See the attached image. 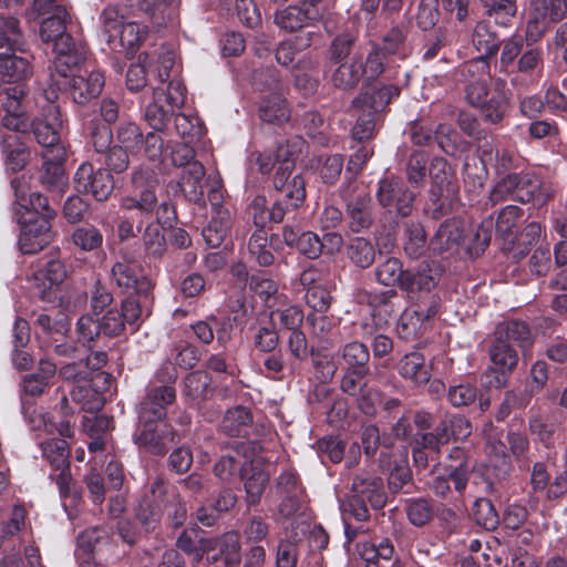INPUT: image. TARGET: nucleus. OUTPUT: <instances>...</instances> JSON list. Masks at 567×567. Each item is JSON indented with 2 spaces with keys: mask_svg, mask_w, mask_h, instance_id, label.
Here are the masks:
<instances>
[{
  "mask_svg": "<svg viewBox=\"0 0 567 567\" xmlns=\"http://www.w3.org/2000/svg\"><path fill=\"white\" fill-rule=\"evenodd\" d=\"M426 329L423 323V312L416 311L415 309L405 310L398 322L396 330L400 338L411 340L422 334V331Z\"/></svg>",
  "mask_w": 567,
  "mask_h": 567,
  "instance_id": "52",
  "label": "nucleus"
},
{
  "mask_svg": "<svg viewBox=\"0 0 567 567\" xmlns=\"http://www.w3.org/2000/svg\"><path fill=\"white\" fill-rule=\"evenodd\" d=\"M463 224L458 219H447L443 221L430 241L433 251L443 254L454 250L458 247L463 238Z\"/></svg>",
  "mask_w": 567,
  "mask_h": 567,
  "instance_id": "25",
  "label": "nucleus"
},
{
  "mask_svg": "<svg viewBox=\"0 0 567 567\" xmlns=\"http://www.w3.org/2000/svg\"><path fill=\"white\" fill-rule=\"evenodd\" d=\"M24 178H13L11 187L14 190L17 202L22 209L29 213H34V218H47L49 220L55 217V210L49 205L48 198L40 193H31L29 197L24 190Z\"/></svg>",
  "mask_w": 567,
  "mask_h": 567,
  "instance_id": "19",
  "label": "nucleus"
},
{
  "mask_svg": "<svg viewBox=\"0 0 567 567\" xmlns=\"http://www.w3.org/2000/svg\"><path fill=\"white\" fill-rule=\"evenodd\" d=\"M440 279V271L436 266L422 264L415 272H409L403 281V288L410 291L425 290L434 288Z\"/></svg>",
  "mask_w": 567,
  "mask_h": 567,
  "instance_id": "33",
  "label": "nucleus"
},
{
  "mask_svg": "<svg viewBox=\"0 0 567 567\" xmlns=\"http://www.w3.org/2000/svg\"><path fill=\"white\" fill-rule=\"evenodd\" d=\"M47 95L48 103L42 107V116L32 123V130L37 142L42 145L43 152L51 159H65L66 152L61 143L62 120L60 109Z\"/></svg>",
  "mask_w": 567,
  "mask_h": 567,
  "instance_id": "5",
  "label": "nucleus"
},
{
  "mask_svg": "<svg viewBox=\"0 0 567 567\" xmlns=\"http://www.w3.org/2000/svg\"><path fill=\"white\" fill-rule=\"evenodd\" d=\"M252 424V415L248 408L237 405L227 410L220 423L223 433L229 436H246Z\"/></svg>",
  "mask_w": 567,
  "mask_h": 567,
  "instance_id": "28",
  "label": "nucleus"
},
{
  "mask_svg": "<svg viewBox=\"0 0 567 567\" xmlns=\"http://www.w3.org/2000/svg\"><path fill=\"white\" fill-rule=\"evenodd\" d=\"M153 68V61L147 53H141L126 73V86L132 92L142 90L147 83V73Z\"/></svg>",
  "mask_w": 567,
  "mask_h": 567,
  "instance_id": "48",
  "label": "nucleus"
},
{
  "mask_svg": "<svg viewBox=\"0 0 567 567\" xmlns=\"http://www.w3.org/2000/svg\"><path fill=\"white\" fill-rule=\"evenodd\" d=\"M74 188L99 202L106 200L114 189L113 176L107 169H94L91 163H82L73 178Z\"/></svg>",
  "mask_w": 567,
  "mask_h": 567,
  "instance_id": "9",
  "label": "nucleus"
},
{
  "mask_svg": "<svg viewBox=\"0 0 567 567\" xmlns=\"http://www.w3.org/2000/svg\"><path fill=\"white\" fill-rule=\"evenodd\" d=\"M165 485L162 481L152 484L151 494L146 495L136 509V518L146 532L154 530L163 515Z\"/></svg>",
  "mask_w": 567,
  "mask_h": 567,
  "instance_id": "16",
  "label": "nucleus"
},
{
  "mask_svg": "<svg viewBox=\"0 0 567 567\" xmlns=\"http://www.w3.org/2000/svg\"><path fill=\"white\" fill-rule=\"evenodd\" d=\"M473 515L477 525L487 530L495 529L499 524L498 514L493 503L487 498H478L473 506Z\"/></svg>",
  "mask_w": 567,
  "mask_h": 567,
  "instance_id": "59",
  "label": "nucleus"
},
{
  "mask_svg": "<svg viewBox=\"0 0 567 567\" xmlns=\"http://www.w3.org/2000/svg\"><path fill=\"white\" fill-rule=\"evenodd\" d=\"M399 373L416 384H424L430 380V372L425 367L424 357L420 352L405 354L399 362Z\"/></svg>",
  "mask_w": 567,
  "mask_h": 567,
  "instance_id": "32",
  "label": "nucleus"
},
{
  "mask_svg": "<svg viewBox=\"0 0 567 567\" xmlns=\"http://www.w3.org/2000/svg\"><path fill=\"white\" fill-rule=\"evenodd\" d=\"M50 221L47 218H30L23 224L18 241L22 254H37L53 240Z\"/></svg>",
  "mask_w": 567,
  "mask_h": 567,
  "instance_id": "14",
  "label": "nucleus"
},
{
  "mask_svg": "<svg viewBox=\"0 0 567 567\" xmlns=\"http://www.w3.org/2000/svg\"><path fill=\"white\" fill-rule=\"evenodd\" d=\"M69 14L63 7H55L54 11L44 19L40 28V37L43 42L53 43V48L56 45L65 44L71 35L66 33V20Z\"/></svg>",
  "mask_w": 567,
  "mask_h": 567,
  "instance_id": "22",
  "label": "nucleus"
},
{
  "mask_svg": "<svg viewBox=\"0 0 567 567\" xmlns=\"http://www.w3.org/2000/svg\"><path fill=\"white\" fill-rule=\"evenodd\" d=\"M70 395L71 399L85 411H96L103 406L101 396L87 385V382L73 385Z\"/></svg>",
  "mask_w": 567,
  "mask_h": 567,
  "instance_id": "60",
  "label": "nucleus"
},
{
  "mask_svg": "<svg viewBox=\"0 0 567 567\" xmlns=\"http://www.w3.org/2000/svg\"><path fill=\"white\" fill-rule=\"evenodd\" d=\"M529 12L548 23H558L567 18V0H529Z\"/></svg>",
  "mask_w": 567,
  "mask_h": 567,
  "instance_id": "31",
  "label": "nucleus"
},
{
  "mask_svg": "<svg viewBox=\"0 0 567 567\" xmlns=\"http://www.w3.org/2000/svg\"><path fill=\"white\" fill-rule=\"evenodd\" d=\"M23 37L16 18H0V75L8 82H20L32 74V66L23 51Z\"/></svg>",
  "mask_w": 567,
  "mask_h": 567,
  "instance_id": "2",
  "label": "nucleus"
},
{
  "mask_svg": "<svg viewBox=\"0 0 567 567\" xmlns=\"http://www.w3.org/2000/svg\"><path fill=\"white\" fill-rule=\"evenodd\" d=\"M351 494L368 502L372 508L380 509L386 503L383 481L373 475H359L352 482Z\"/></svg>",
  "mask_w": 567,
  "mask_h": 567,
  "instance_id": "20",
  "label": "nucleus"
},
{
  "mask_svg": "<svg viewBox=\"0 0 567 567\" xmlns=\"http://www.w3.org/2000/svg\"><path fill=\"white\" fill-rule=\"evenodd\" d=\"M307 323L310 326L312 337L321 344L333 346L341 340L338 321L333 317L323 313H310L307 317Z\"/></svg>",
  "mask_w": 567,
  "mask_h": 567,
  "instance_id": "27",
  "label": "nucleus"
},
{
  "mask_svg": "<svg viewBox=\"0 0 567 567\" xmlns=\"http://www.w3.org/2000/svg\"><path fill=\"white\" fill-rule=\"evenodd\" d=\"M185 100V85L178 80H171L166 92L163 89H154L153 101L146 105L144 118L154 131L164 132L175 109L182 107Z\"/></svg>",
  "mask_w": 567,
  "mask_h": 567,
  "instance_id": "4",
  "label": "nucleus"
},
{
  "mask_svg": "<svg viewBox=\"0 0 567 567\" xmlns=\"http://www.w3.org/2000/svg\"><path fill=\"white\" fill-rule=\"evenodd\" d=\"M360 556L368 563H378L379 560H390L393 558L395 548L393 542L388 537H375L368 542H362L358 546Z\"/></svg>",
  "mask_w": 567,
  "mask_h": 567,
  "instance_id": "30",
  "label": "nucleus"
},
{
  "mask_svg": "<svg viewBox=\"0 0 567 567\" xmlns=\"http://www.w3.org/2000/svg\"><path fill=\"white\" fill-rule=\"evenodd\" d=\"M265 78L264 89L271 92L270 95L264 96L259 104V117L267 123L281 125L290 118V110L286 100L282 97L284 85L272 69H268L256 78L260 81Z\"/></svg>",
  "mask_w": 567,
  "mask_h": 567,
  "instance_id": "7",
  "label": "nucleus"
},
{
  "mask_svg": "<svg viewBox=\"0 0 567 567\" xmlns=\"http://www.w3.org/2000/svg\"><path fill=\"white\" fill-rule=\"evenodd\" d=\"M516 200L520 203H529L539 195L542 183L535 174H516Z\"/></svg>",
  "mask_w": 567,
  "mask_h": 567,
  "instance_id": "57",
  "label": "nucleus"
},
{
  "mask_svg": "<svg viewBox=\"0 0 567 567\" xmlns=\"http://www.w3.org/2000/svg\"><path fill=\"white\" fill-rule=\"evenodd\" d=\"M373 203L369 194L361 193L347 204L349 228L353 233L368 229L373 223Z\"/></svg>",
  "mask_w": 567,
  "mask_h": 567,
  "instance_id": "23",
  "label": "nucleus"
},
{
  "mask_svg": "<svg viewBox=\"0 0 567 567\" xmlns=\"http://www.w3.org/2000/svg\"><path fill=\"white\" fill-rule=\"evenodd\" d=\"M271 525L266 517L251 515L247 517L241 527V534L246 544H259L267 540Z\"/></svg>",
  "mask_w": 567,
  "mask_h": 567,
  "instance_id": "44",
  "label": "nucleus"
},
{
  "mask_svg": "<svg viewBox=\"0 0 567 567\" xmlns=\"http://www.w3.org/2000/svg\"><path fill=\"white\" fill-rule=\"evenodd\" d=\"M63 45L54 47L55 58L53 61L54 72L51 74L52 84L59 90L66 86V83L74 75L73 71L84 61L85 53L78 48L73 39L65 41Z\"/></svg>",
  "mask_w": 567,
  "mask_h": 567,
  "instance_id": "11",
  "label": "nucleus"
},
{
  "mask_svg": "<svg viewBox=\"0 0 567 567\" xmlns=\"http://www.w3.org/2000/svg\"><path fill=\"white\" fill-rule=\"evenodd\" d=\"M305 181L301 175H296L287 186L282 199H277L269 210V218L275 223H281L285 216L300 207L306 198Z\"/></svg>",
  "mask_w": 567,
  "mask_h": 567,
  "instance_id": "17",
  "label": "nucleus"
},
{
  "mask_svg": "<svg viewBox=\"0 0 567 567\" xmlns=\"http://www.w3.org/2000/svg\"><path fill=\"white\" fill-rule=\"evenodd\" d=\"M112 278L118 288L130 295L125 299L128 319L148 317L153 307V285L143 275L140 265L122 258L113 265Z\"/></svg>",
  "mask_w": 567,
  "mask_h": 567,
  "instance_id": "1",
  "label": "nucleus"
},
{
  "mask_svg": "<svg viewBox=\"0 0 567 567\" xmlns=\"http://www.w3.org/2000/svg\"><path fill=\"white\" fill-rule=\"evenodd\" d=\"M492 362L503 372L513 370L518 362V354L514 346L495 336L489 349Z\"/></svg>",
  "mask_w": 567,
  "mask_h": 567,
  "instance_id": "36",
  "label": "nucleus"
},
{
  "mask_svg": "<svg viewBox=\"0 0 567 567\" xmlns=\"http://www.w3.org/2000/svg\"><path fill=\"white\" fill-rule=\"evenodd\" d=\"M350 259L359 267H369L375 257L373 245L365 238L355 237L351 239L348 248Z\"/></svg>",
  "mask_w": 567,
  "mask_h": 567,
  "instance_id": "55",
  "label": "nucleus"
},
{
  "mask_svg": "<svg viewBox=\"0 0 567 567\" xmlns=\"http://www.w3.org/2000/svg\"><path fill=\"white\" fill-rule=\"evenodd\" d=\"M270 324L286 329L290 332L300 330L305 315L297 306H289L284 309H276L270 312Z\"/></svg>",
  "mask_w": 567,
  "mask_h": 567,
  "instance_id": "43",
  "label": "nucleus"
},
{
  "mask_svg": "<svg viewBox=\"0 0 567 567\" xmlns=\"http://www.w3.org/2000/svg\"><path fill=\"white\" fill-rule=\"evenodd\" d=\"M472 42L480 56H484L487 60L488 56H492L496 53L499 41L496 33L491 30V27L487 22L481 21L476 24Z\"/></svg>",
  "mask_w": 567,
  "mask_h": 567,
  "instance_id": "37",
  "label": "nucleus"
},
{
  "mask_svg": "<svg viewBox=\"0 0 567 567\" xmlns=\"http://www.w3.org/2000/svg\"><path fill=\"white\" fill-rule=\"evenodd\" d=\"M543 68V52L538 48L526 50L517 61V72L511 79L514 86H527L534 74Z\"/></svg>",
  "mask_w": 567,
  "mask_h": 567,
  "instance_id": "26",
  "label": "nucleus"
},
{
  "mask_svg": "<svg viewBox=\"0 0 567 567\" xmlns=\"http://www.w3.org/2000/svg\"><path fill=\"white\" fill-rule=\"evenodd\" d=\"M205 175L206 171L202 163H192L186 169L182 171L178 182L184 196L199 206L206 205L203 185Z\"/></svg>",
  "mask_w": 567,
  "mask_h": 567,
  "instance_id": "21",
  "label": "nucleus"
},
{
  "mask_svg": "<svg viewBox=\"0 0 567 567\" xmlns=\"http://www.w3.org/2000/svg\"><path fill=\"white\" fill-rule=\"evenodd\" d=\"M175 436L172 425L166 422L138 424L134 442L147 452L161 455L175 441Z\"/></svg>",
  "mask_w": 567,
  "mask_h": 567,
  "instance_id": "13",
  "label": "nucleus"
},
{
  "mask_svg": "<svg viewBox=\"0 0 567 567\" xmlns=\"http://www.w3.org/2000/svg\"><path fill=\"white\" fill-rule=\"evenodd\" d=\"M315 66L316 62L310 58H302L292 66L296 86L307 94L313 92L317 86L316 80L308 74Z\"/></svg>",
  "mask_w": 567,
  "mask_h": 567,
  "instance_id": "64",
  "label": "nucleus"
},
{
  "mask_svg": "<svg viewBox=\"0 0 567 567\" xmlns=\"http://www.w3.org/2000/svg\"><path fill=\"white\" fill-rule=\"evenodd\" d=\"M71 239L73 245L82 251H94L103 245L102 233L92 225L76 227L72 231Z\"/></svg>",
  "mask_w": 567,
  "mask_h": 567,
  "instance_id": "46",
  "label": "nucleus"
},
{
  "mask_svg": "<svg viewBox=\"0 0 567 567\" xmlns=\"http://www.w3.org/2000/svg\"><path fill=\"white\" fill-rule=\"evenodd\" d=\"M400 90L395 85H383L381 87H367L352 102V112L358 117L352 128L353 138L359 142L372 137L378 114L381 113L386 105L396 99Z\"/></svg>",
  "mask_w": 567,
  "mask_h": 567,
  "instance_id": "3",
  "label": "nucleus"
},
{
  "mask_svg": "<svg viewBox=\"0 0 567 567\" xmlns=\"http://www.w3.org/2000/svg\"><path fill=\"white\" fill-rule=\"evenodd\" d=\"M104 84V75L100 71H91L87 76L73 75L61 90H65L74 103L86 105L101 94Z\"/></svg>",
  "mask_w": 567,
  "mask_h": 567,
  "instance_id": "15",
  "label": "nucleus"
},
{
  "mask_svg": "<svg viewBox=\"0 0 567 567\" xmlns=\"http://www.w3.org/2000/svg\"><path fill=\"white\" fill-rule=\"evenodd\" d=\"M248 251L250 257L261 267H268L275 260L267 234L262 229H257L250 236Z\"/></svg>",
  "mask_w": 567,
  "mask_h": 567,
  "instance_id": "42",
  "label": "nucleus"
},
{
  "mask_svg": "<svg viewBox=\"0 0 567 567\" xmlns=\"http://www.w3.org/2000/svg\"><path fill=\"white\" fill-rule=\"evenodd\" d=\"M432 186L430 200L433 203V216L437 217L453 207L457 199L458 186L450 172L447 162L442 157H435L430 165Z\"/></svg>",
  "mask_w": 567,
  "mask_h": 567,
  "instance_id": "6",
  "label": "nucleus"
},
{
  "mask_svg": "<svg viewBox=\"0 0 567 567\" xmlns=\"http://www.w3.org/2000/svg\"><path fill=\"white\" fill-rule=\"evenodd\" d=\"M116 137L120 143L118 146L131 153H137L142 150L144 135L135 123H122L117 128Z\"/></svg>",
  "mask_w": 567,
  "mask_h": 567,
  "instance_id": "56",
  "label": "nucleus"
},
{
  "mask_svg": "<svg viewBox=\"0 0 567 567\" xmlns=\"http://www.w3.org/2000/svg\"><path fill=\"white\" fill-rule=\"evenodd\" d=\"M43 457L53 468H62L69 463V444L63 439H53L41 443Z\"/></svg>",
  "mask_w": 567,
  "mask_h": 567,
  "instance_id": "54",
  "label": "nucleus"
},
{
  "mask_svg": "<svg viewBox=\"0 0 567 567\" xmlns=\"http://www.w3.org/2000/svg\"><path fill=\"white\" fill-rule=\"evenodd\" d=\"M341 358L346 362L347 369L369 372L370 353L365 344L358 341L347 343L341 349Z\"/></svg>",
  "mask_w": 567,
  "mask_h": 567,
  "instance_id": "50",
  "label": "nucleus"
},
{
  "mask_svg": "<svg viewBox=\"0 0 567 567\" xmlns=\"http://www.w3.org/2000/svg\"><path fill=\"white\" fill-rule=\"evenodd\" d=\"M210 378L204 371H194L184 380V394L193 400L205 399L209 391Z\"/></svg>",
  "mask_w": 567,
  "mask_h": 567,
  "instance_id": "63",
  "label": "nucleus"
},
{
  "mask_svg": "<svg viewBox=\"0 0 567 567\" xmlns=\"http://www.w3.org/2000/svg\"><path fill=\"white\" fill-rule=\"evenodd\" d=\"M362 76V62L353 59L350 63H342L334 70L332 82L337 87L351 89L359 83Z\"/></svg>",
  "mask_w": 567,
  "mask_h": 567,
  "instance_id": "47",
  "label": "nucleus"
},
{
  "mask_svg": "<svg viewBox=\"0 0 567 567\" xmlns=\"http://www.w3.org/2000/svg\"><path fill=\"white\" fill-rule=\"evenodd\" d=\"M132 184L135 194L126 196L121 202L125 210H137L141 216H148L154 213L157 206V198L154 192L156 184L154 173L148 168L135 169L132 174Z\"/></svg>",
  "mask_w": 567,
  "mask_h": 567,
  "instance_id": "8",
  "label": "nucleus"
},
{
  "mask_svg": "<svg viewBox=\"0 0 567 567\" xmlns=\"http://www.w3.org/2000/svg\"><path fill=\"white\" fill-rule=\"evenodd\" d=\"M269 477L267 471L251 463V473L245 477L246 503L248 506H255L260 502Z\"/></svg>",
  "mask_w": 567,
  "mask_h": 567,
  "instance_id": "39",
  "label": "nucleus"
},
{
  "mask_svg": "<svg viewBox=\"0 0 567 567\" xmlns=\"http://www.w3.org/2000/svg\"><path fill=\"white\" fill-rule=\"evenodd\" d=\"M127 315L125 300H123L121 310L109 309L101 318H97L100 332L107 336H117L124 330L126 323L133 326L141 319H128Z\"/></svg>",
  "mask_w": 567,
  "mask_h": 567,
  "instance_id": "34",
  "label": "nucleus"
},
{
  "mask_svg": "<svg viewBox=\"0 0 567 567\" xmlns=\"http://www.w3.org/2000/svg\"><path fill=\"white\" fill-rule=\"evenodd\" d=\"M312 35V32H307L291 40L281 42L276 51L277 62L284 66L290 65L295 61V56L298 52L311 45Z\"/></svg>",
  "mask_w": 567,
  "mask_h": 567,
  "instance_id": "41",
  "label": "nucleus"
},
{
  "mask_svg": "<svg viewBox=\"0 0 567 567\" xmlns=\"http://www.w3.org/2000/svg\"><path fill=\"white\" fill-rule=\"evenodd\" d=\"M559 424L550 415H534L529 419V431L546 446L555 443L559 434Z\"/></svg>",
  "mask_w": 567,
  "mask_h": 567,
  "instance_id": "40",
  "label": "nucleus"
},
{
  "mask_svg": "<svg viewBox=\"0 0 567 567\" xmlns=\"http://www.w3.org/2000/svg\"><path fill=\"white\" fill-rule=\"evenodd\" d=\"M42 157L44 161L42 183L50 188L62 189L65 185L64 172L61 165L64 159H51L48 153H42Z\"/></svg>",
  "mask_w": 567,
  "mask_h": 567,
  "instance_id": "62",
  "label": "nucleus"
},
{
  "mask_svg": "<svg viewBox=\"0 0 567 567\" xmlns=\"http://www.w3.org/2000/svg\"><path fill=\"white\" fill-rule=\"evenodd\" d=\"M377 197L382 207L389 212L395 210L399 216L405 217L413 209L415 196L406 189L400 178L392 177L380 182Z\"/></svg>",
  "mask_w": 567,
  "mask_h": 567,
  "instance_id": "10",
  "label": "nucleus"
},
{
  "mask_svg": "<svg viewBox=\"0 0 567 567\" xmlns=\"http://www.w3.org/2000/svg\"><path fill=\"white\" fill-rule=\"evenodd\" d=\"M404 511L410 524L415 527H423L433 517V502L427 497H411L405 501Z\"/></svg>",
  "mask_w": 567,
  "mask_h": 567,
  "instance_id": "35",
  "label": "nucleus"
},
{
  "mask_svg": "<svg viewBox=\"0 0 567 567\" xmlns=\"http://www.w3.org/2000/svg\"><path fill=\"white\" fill-rule=\"evenodd\" d=\"M164 132H148L143 137L142 148L144 150L145 157L153 162L162 165V168L166 169V157L163 155L164 148H168L169 144L165 142L163 136Z\"/></svg>",
  "mask_w": 567,
  "mask_h": 567,
  "instance_id": "51",
  "label": "nucleus"
},
{
  "mask_svg": "<svg viewBox=\"0 0 567 567\" xmlns=\"http://www.w3.org/2000/svg\"><path fill=\"white\" fill-rule=\"evenodd\" d=\"M495 336L501 337L511 344H516L523 350L528 349L534 342L529 326L520 320L498 323Z\"/></svg>",
  "mask_w": 567,
  "mask_h": 567,
  "instance_id": "29",
  "label": "nucleus"
},
{
  "mask_svg": "<svg viewBox=\"0 0 567 567\" xmlns=\"http://www.w3.org/2000/svg\"><path fill=\"white\" fill-rule=\"evenodd\" d=\"M404 250L411 258H419L425 251L426 235L419 223H411L405 229Z\"/></svg>",
  "mask_w": 567,
  "mask_h": 567,
  "instance_id": "58",
  "label": "nucleus"
},
{
  "mask_svg": "<svg viewBox=\"0 0 567 567\" xmlns=\"http://www.w3.org/2000/svg\"><path fill=\"white\" fill-rule=\"evenodd\" d=\"M398 293L393 289L372 292L369 297V305L373 309V317L385 323L388 318L396 313L395 300Z\"/></svg>",
  "mask_w": 567,
  "mask_h": 567,
  "instance_id": "38",
  "label": "nucleus"
},
{
  "mask_svg": "<svg viewBox=\"0 0 567 567\" xmlns=\"http://www.w3.org/2000/svg\"><path fill=\"white\" fill-rule=\"evenodd\" d=\"M486 9L488 17L495 22L506 25L516 13L514 0H480Z\"/></svg>",
  "mask_w": 567,
  "mask_h": 567,
  "instance_id": "61",
  "label": "nucleus"
},
{
  "mask_svg": "<svg viewBox=\"0 0 567 567\" xmlns=\"http://www.w3.org/2000/svg\"><path fill=\"white\" fill-rule=\"evenodd\" d=\"M2 152L6 154L7 165L12 171H19L25 162V147L17 134H6L1 141Z\"/></svg>",
  "mask_w": 567,
  "mask_h": 567,
  "instance_id": "45",
  "label": "nucleus"
},
{
  "mask_svg": "<svg viewBox=\"0 0 567 567\" xmlns=\"http://www.w3.org/2000/svg\"><path fill=\"white\" fill-rule=\"evenodd\" d=\"M69 276V268L65 262L60 258H50L43 261L39 269L38 278L45 279L50 287L39 290V297L49 303H54L58 300V287Z\"/></svg>",
  "mask_w": 567,
  "mask_h": 567,
  "instance_id": "18",
  "label": "nucleus"
},
{
  "mask_svg": "<svg viewBox=\"0 0 567 567\" xmlns=\"http://www.w3.org/2000/svg\"><path fill=\"white\" fill-rule=\"evenodd\" d=\"M298 542L297 534L290 535L288 533L278 540L275 567H297Z\"/></svg>",
  "mask_w": 567,
  "mask_h": 567,
  "instance_id": "49",
  "label": "nucleus"
},
{
  "mask_svg": "<svg viewBox=\"0 0 567 567\" xmlns=\"http://www.w3.org/2000/svg\"><path fill=\"white\" fill-rule=\"evenodd\" d=\"M322 6H312L301 1L300 4L288 6L278 10L275 16L276 24L286 31L296 32L322 19Z\"/></svg>",
  "mask_w": 567,
  "mask_h": 567,
  "instance_id": "12",
  "label": "nucleus"
},
{
  "mask_svg": "<svg viewBox=\"0 0 567 567\" xmlns=\"http://www.w3.org/2000/svg\"><path fill=\"white\" fill-rule=\"evenodd\" d=\"M406 275L408 271L403 270L401 261L394 257L388 258L375 269L377 280L388 287L394 286L395 284L403 286Z\"/></svg>",
  "mask_w": 567,
  "mask_h": 567,
  "instance_id": "53",
  "label": "nucleus"
},
{
  "mask_svg": "<svg viewBox=\"0 0 567 567\" xmlns=\"http://www.w3.org/2000/svg\"><path fill=\"white\" fill-rule=\"evenodd\" d=\"M24 97L23 87H16L7 91V101L2 102L6 115L2 118V125L10 130V134H17L24 132L28 124L23 116L22 105L20 100Z\"/></svg>",
  "mask_w": 567,
  "mask_h": 567,
  "instance_id": "24",
  "label": "nucleus"
}]
</instances>
